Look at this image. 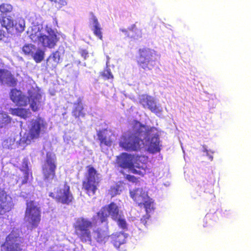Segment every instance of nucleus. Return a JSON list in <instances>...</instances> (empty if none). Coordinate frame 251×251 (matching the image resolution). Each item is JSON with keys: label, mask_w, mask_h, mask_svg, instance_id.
I'll return each instance as SVG.
<instances>
[{"label": "nucleus", "mask_w": 251, "mask_h": 251, "mask_svg": "<svg viewBox=\"0 0 251 251\" xmlns=\"http://www.w3.org/2000/svg\"><path fill=\"white\" fill-rule=\"evenodd\" d=\"M118 206L114 202L101 207L96 215L93 216L92 221L84 217H79L76 219L73 226L75 233L80 241L83 243L91 242L92 241L90 229L93 226H97L98 220L101 223L108 224V218L111 216L112 220H116L121 215Z\"/></svg>", "instance_id": "1"}, {"label": "nucleus", "mask_w": 251, "mask_h": 251, "mask_svg": "<svg viewBox=\"0 0 251 251\" xmlns=\"http://www.w3.org/2000/svg\"><path fill=\"white\" fill-rule=\"evenodd\" d=\"M137 125H139L138 128L134 127L132 131L125 133L120 138L119 147L126 151H140L145 146L144 139L142 138L144 132L142 130V128H145L146 126L139 122L137 123Z\"/></svg>", "instance_id": "2"}, {"label": "nucleus", "mask_w": 251, "mask_h": 251, "mask_svg": "<svg viewBox=\"0 0 251 251\" xmlns=\"http://www.w3.org/2000/svg\"><path fill=\"white\" fill-rule=\"evenodd\" d=\"M29 37L33 42H37L43 47L50 49L53 48L59 40L56 32L47 25L44 29L38 28L36 31L32 30Z\"/></svg>", "instance_id": "3"}, {"label": "nucleus", "mask_w": 251, "mask_h": 251, "mask_svg": "<svg viewBox=\"0 0 251 251\" xmlns=\"http://www.w3.org/2000/svg\"><path fill=\"white\" fill-rule=\"evenodd\" d=\"M48 124L42 117H38L30 122L27 133L25 134L24 142L30 144L39 139L44 134L47 128Z\"/></svg>", "instance_id": "4"}, {"label": "nucleus", "mask_w": 251, "mask_h": 251, "mask_svg": "<svg viewBox=\"0 0 251 251\" xmlns=\"http://www.w3.org/2000/svg\"><path fill=\"white\" fill-rule=\"evenodd\" d=\"M156 56L155 50L149 48L143 47L138 50L136 61L141 68L145 71H151L156 65Z\"/></svg>", "instance_id": "5"}, {"label": "nucleus", "mask_w": 251, "mask_h": 251, "mask_svg": "<svg viewBox=\"0 0 251 251\" xmlns=\"http://www.w3.org/2000/svg\"><path fill=\"white\" fill-rule=\"evenodd\" d=\"M25 213V221L28 223L32 228L37 227L41 221V209L33 201L26 203Z\"/></svg>", "instance_id": "6"}, {"label": "nucleus", "mask_w": 251, "mask_h": 251, "mask_svg": "<svg viewBox=\"0 0 251 251\" xmlns=\"http://www.w3.org/2000/svg\"><path fill=\"white\" fill-rule=\"evenodd\" d=\"M56 169L57 162L55 154L47 152L44 163L42 166V173L44 180L50 182L56 178Z\"/></svg>", "instance_id": "7"}, {"label": "nucleus", "mask_w": 251, "mask_h": 251, "mask_svg": "<svg viewBox=\"0 0 251 251\" xmlns=\"http://www.w3.org/2000/svg\"><path fill=\"white\" fill-rule=\"evenodd\" d=\"M87 172L85 179L82 182V188L89 196L94 195L97 190L99 181V174L97 171L91 165L86 167Z\"/></svg>", "instance_id": "8"}, {"label": "nucleus", "mask_w": 251, "mask_h": 251, "mask_svg": "<svg viewBox=\"0 0 251 251\" xmlns=\"http://www.w3.org/2000/svg\"><path fill=\"white\" fill-rule=\"evenodd\" d=\"M49 196L55 200L56 202L64 204H69L74 200L72 193L70 191V188L67 182L64 183L62 188H57L55 193L50 192Z\"/></svg>", "instance_id": "9"}, {"label": "nucleus", "mask_w": 251, "mask_h": 251, "mask_svg": "<svg viewBox=\"0 0 251 251\" xmlns=\"http://www.w3.org/2000/svg\"><path fill=\"white\" fill-rule=\"evenodd\" d=\"M13 6L7 3L0 4V21L2 27L9 28L12 26V18L15 14L13 12Z\"/></svg>", "instance_id": "10"}, {"label": "nucleus", "mask_w": 251, "mask_h": 251, "mask_svg": "<svg viewBox=\"0 0 251 251\" xmlns=\"http://www.w3.org/2000/svg\"><path fill=\"white\" fill-rule=\"evenodd\" d=\"M139 102L144 108L149 109L151 112L158 114L162 112L159 104H157L154 98L147 94H143L139 98Z\"/></svg>", "instance_id": "11"}, {"label": "nucleus", "mask_w": 251, "mask_h": 251, "mask_svg": "<svg viewBox=\"0 0 251 251\" xmlns=\"http://www.w3.org/2000/svg\"><path fill=\"white\" fill-rule=\"evenodd\" d=\"M147 159L144 156L137 155L134 156L133 161V168L131 172L133 174L143 176L147 173L148 169L147 167Z\"/></svg>", "instance_id": "12"}, {"label": "nucleus", "mask_w": 251, "mask_h": 251, "mask_svg": "<svg viewBox=\"0 0 251 251\" xmlns=\"http://www.w3.org/2000/svg\"><path fill=\"white\" fill-rule=\"evenodd\" d=\"M28 100L30 107L33 112L38 111L41 105L42 96L39 90L32 88L28 90Z\"/></svg>", "instance_id": "13"}, {"label": "nucleus", "mask_w": 251, "mask_h": 251, "mask_svg": "<svg viewBox=\"0 0 251 251\" xmlns=\"http://www.w3.org/2000/svg\"><path fill=\"white\" fill-rule=\"evenodd\" d=\"M9 97L12 101L17 106H26L28 104L27 96L16 88H13L10 90Z\"/></svg>", "instance_id": "14"}, {"label": "nucleus", "mask_w": 251, "mask_h": 251, "mask_svg": "<svg viewBox=\"0 0 251 251\" xmlns=\"http://www.w3.org/2000/svg\"><path fill=\"white\" fill-rule=\"evenodd\" d=\"M134 155L127 152H122L117 156L116 163L123 169H128L130 171L133 168V161Z\"/></svg>", "instance_id": "15"}, {"label": "nucleus", "mask_w": 251, "mask_h": 251, "mask_svg": "<svg viewBox=\"0 0 251 251\" xmlns=\"http://www.w3.org/2000/svg\"><path fill=\"white\" fill-rule=\"evenodd\" d=\"M18 237L11 233L7 236L2 246L5 251H22L21 245L17 242Z\"/></svg>", "instance_id": "16"}, {"label": "nucleus", "mask_w": 251, "mask_h": 251, "mask_svg": "<svg viewBox=\"0 0 251 251\" xmlns=\"http://www.w3.org/2000/svg\"><path fill=\"white\" fill-rule=\"evenodd\" d=\"M97 136L100 141V147L106 146L110 147L112 146L114 139V134L106 129H103L97 132Z\"/></svg>", "instance_id": "17"}, {"label": "nucleus", "mask_w": 251, "mask_h": 251, "mask_svg": "<svg viewBox=\"0 0 251 251\" xmlns=\"http://www.w3.org/2000/svg\"><path fill=\"white\" fill-rule=\"evenodd\" d=\"M0 83L14 87L17 84V79L8 70L0 69Z\"/></svg>", "instance_id": "18"}, {"label": "nucleus", "mask_w": 251, "mask_h": 251, "mask_svg": "<svg viewBox=\"0 0 251 251\" xmlns=\"http://www.w3.org/2000/svg\"><path fill=\"white\" fill-rule=\"evenodd\" d=\"M130 197L136 203L138 206L141 205L144 201H146L149 196L147 192L143 190L142 188H136L129 192Z\"/></svg>", "instance_id": "19"}, {"label": "nucleus", "mask_w": 251, "mask_h": 251, "mask_svg": "<svg viewBox=\"0 0 251 251\" xmlns=\"http://www.w3.org/2000/svg\"><path fill=\"white\" fill-rule=\"evenodd\" d=\"M10 209V201L8 200V195L3 188H0V215L8 211Z\"/></svg>", "instance_id": "20"}, {"label": "nucleus", "mask_w": 251, "mask_h": 251, "mask_svg": "<svg viewBox=\"0 0 251 251\" xmlns=\"http://www.w3.org/2000/svg\"><path fill=\"white\" fill-rule=\"evenodd\" d=\"M94 238L99 243L104 242L106 239L109 237L108 224H106L104 228L97 227L93 230Z\"/></svg>", "instance_id": "21"}, {"label": "nucleus", "mask_w": 251, "mask_h": 251, "mask_svg": "<svg viewBox=\"0 0 251 251\" xmlns=\"http://www.w3.org/2000/svg\"><path fill=\"white\" fill-rule=\"evenodd\" d=\"M60 60V53L58 50L52 52L48 57L46 67L51 70L56 68Z\"/></svg>", "instance_id": "22"}, {"label": "nucleus", "mask_w": 251, "mask_h": 251, "mask_svg": "<svg viewBox=\"0 0 251 251\" xmlns=\"http://www.w3.org/2000/svg\"><path fill=\"white\" fill-rule=\"evenodd\" d=\"M121 30L128 38L137 39L142 37L141 30L138 29L134 24L131 25L127 29H121Z\"/></svg>", "instance_id": "23"}, {"label": "nucleus", "mask_w": 251, "mask_h": 251, "mask_svg": "<svg viewBox=\"0 0 251 251\" xmlns=\"http://www.w3.org/2000/svg\"><path fill=\"white\" fill-rule=\"evenodd\" d=\"M126 238L125 234L122 232L113 233L111 236V242L116 248H119L126 243Z\"/></svg>", "instance_id": "24"}, {"label": "nucleus", "mask_w": 251, "mask_h": 251, "mask_svg": "<svg viewBox=\"0 0 251 251\" xmlns=\"http://www.w3.org/2000/svg\"><path fill=\"white\" fill-rule=\"evenodd\" d=\"M91 20L93 22V26L92 29L94 34L97 36L99 39L102 40V28L98 22L97 17L94 15L93 13H91Z\"/></svg>", "instance_id": "25"}, {"label": "nucleus", "mask_w": 251, "mask_h": 251, "mask_svg": "<svg viewBox=\"0 0 251 251\" xmlns=\"http://www.w3.org/2000/svg\"><path fill=\"white\" fill-rule=\"evenodd\" d=\"M84 107L82 98H78L75 102L74 103V107L73 110V114L75 118L85 116V113L83 112Z\"/></svg>", "instance_id": "26"}, {"label": "nucleus", "mask_w": 251, "mask_h": 251, "mask_svg": "<svg viewBox=\"0 0 251 251\" xmlns=\"http://www.w3.org/2000/svg\"><path fill=\"white\" fill-rule=\"evenodd\" d=\"M12 18V26H11L9 28L5 27L7 30L12 29L15 30L17 33H21L25 30V24L24 20L22 19H18L14 21Z\"/></svg>", "instance_id": "27"}, {"label": "nucleus", "mask_w": 251, "mask_h": 251, "mask_svg": "<svg viewBox=\"0 0 251 251\" xmlns=\"http://www.w3.org/2000/svg\"><path fill=\"white\" fill-rule=\"evenodd\" d=\"M9 111L12 115L19 116L24 119H26L31 115V112L28 109L14 108H10Z\"/></svg>", "instance_id": "28"}, {"label": "nucleus", "mask_w": 251, "mask_h": 251, "mask_svg": "<svg viewBox=\"0 0 251 251\" xmlns=\"http://www.w3.org/2000/svg\"><path fill=\"white\" fill-rule=\"evenodd\" d=\"M160 140L157 136H153L151 138L150 143L148 147V151L151 153L159 152L160 148L159 146Z\"/></svg>", "instance_id": "29"}, {"label": "nucleus", "mask_w": 251, "mask_h": 251, "mask_svg": "<svg viewBox=\"0 0 251 251\" xmlns=\"http://www.w3.org/2000/svg\"><path fill=\"white\" fill-rule=\"evenodd\" d=\"M140 208L144 207L146 212V213L149 214L154 210L153 201L149 197L146 201H144L143 203L139 206Z\"/></svg>", "instance_id": "30"}, {"label": "nucleus", "mask_w": 251, "mask_h": 251, "mask_svg": "<svg viewBox=\"0 0 251 251\" xmlns=\"http://www.w3.org/2000/svg\"><path fill=\"white\" fill-rule=\"evenodd\" d=\"M11 118L4 112H0V128H3L9 124Z\"/></svg>", "instance_id": "31"}, {"label": "nucleus", "mask_w": 251, "mask_h": 251, "mask_svg": "<svg viewBox=\"0 0 251 251\" xmlns=\"http://www.w3.org/2000/svg\"><path fill=\"white\" fill-rule=\"evenodd\" d=\"M31 56L36 63H40L44 60L45 52L42 50L37 48Z\"/></svg>", "instance_id": "32"}, {"label": "nucleus", "mask_w": 251, "mask_h": 251, "mask_svg": "<svg viewBox=\"0 0 251 251\" xmlns=\"http://www.w3.org/2000/svg\"><path fill=\"white\" fill-rule=\"evenodd\" d=\"M36 47L31 44L25 45L22 48V51L25 55L32 56L36 50Z\"/></svg>", "instance_id": "33"}, {"label": "nucleus", "mask_w": 251, "mask_h": 251, "mask_svg": "<svg viewBox=\"0 0 251 251\" xmlns=\"http://www.w3.org/2000/svg\"><path fill=\"white\" fill-rule=\"evenodd\" d=\"M116 222L118 226L124 230L127 229V224L123 215L121 214L116 220H114Z\"/></svg>", "instance_id": "34"}, {"label": "nucleus", "mask_w": 251, "mask_h": 251, "mask_svg": "<svg viewBox=\"0 0 251 251\" xmlns=\"http://www.w3.org/2000/svg\"><path fill=\"white\" fill-rule=\"evenodd\" d=\"M100 75L104 80H113L114 78L113 75L108 67L100 73Z\"/></svg>", "instance_id": "35"}, {"label": "nucleus", "mask_w": 251, "mask_h": 251, "mask_svg": "<svg viewBox=\"0 0 251 251\" xmlns=\"http://www.w3.org/2000/svg\"><path fill=\"white\" fill-rule=\"evenodd\" d=\"M121 190L120 189V186L119 185H116L112 186L109 189V194L112 197H114L117 195H119Z\"/></svg>", "instance_id": "36"}, {"label": "nucleus", "mask_w": 251, "mask_h": 251, "mask_svg": "<svg viewBox=\"0 0 251 251\" xmlns=\"http://www.w3.org/2000/svg\"><path fill=\"white\" fill-rule=\"evenodd\" d=\"M125 178L129 182L137 184L139 182V178L133 175H126Z\"/></svg>", "instance_id": "37"}, {"label": "nucleus", "mask_w": 251, "mask_h": 251, "mask_svg": "<svg viewBox=\"0 0 251 251\" xmlns=\"http://www.w3.org/2000/svg\"><path fill=\"white\" fill-rule=\"evenodd\" d=\"M23 164L25 165V168L26 169V170L25 171V172L24 173V179L22 180V183L23 184H25L27 183V180L28 179L29 174H28V172L27 170L28 166H27V161L24 160L23 161Z\"/></svg>", "instance_id": "38"}, {"label": "nucleus", "mask_w": 251, "mask_h": 251, "mask_svg": "<svg viewBox=\"0 0 251 251\" xmlns=\"http://www.w3.org/2000/svg\"><path fill=\"white\" fill-rule=\"evenodd\" d=\"M79 53L81 55V57L84 58V59H86L88 56L89 52L88 50L85 49H80L79 50Z\"/></svg>", "instance_id": "39"}, {"label": "nucleus", "mask_w": 251, "mask_h": 251, "mask_svg": "<svg viewBox=\"0 0 251 251\" xmlns=\"http://www.w3.org/2000/svg\"><path fill=\"white\" fill-rule=\"evenodd\" d=\"M150 217L149 214L146 213L140 220L141 223H142L144 226H146L147 222V220H149Z\"/></svg>", "instance_id": "40"}, {"label": "nucleus", "mask_w": 251, "mask_h": 251, "mask_svg": "<svg viewBox=\"0 0 251 251\" xmlns=\"http://www.w3.org/2000/svg\"><path fill=\"white\" fill-rule=\"evenodd\" d=\"M5 37V32L0 29V40H2Z\"/></svg>", "instance_id": "41"}]
</instances>
